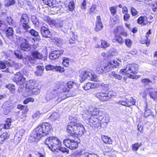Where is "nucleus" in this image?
<instances>
[{
    "label": "nucleus",
    "instance_id": "b1692460",
    "mask_svg": "<svg viewBox=\"0 0 157 157\" xmlns=\"http://www.w3.org/2000/svg\"><path fill=\"white\" fill-rule=\"evenodd\" d=\"M37 70L35 72V74L36 75L38 76H41L43 73L44 68L43 66H37L36 67Z\"/></svg>",
    "mask_w": 157,
    "mask_h": 157
},
{
    "label": "nucleus",
    "instance_id": "412c9836",
    "mask_svg": "<svg viewBox=\"0 0 157 157\" xmlns=\"http://www.w3.org/2000/svg\"><path fill=\"white\" fill-rule=\"evenodd\" d=\"M31 54L33 58L35 59H41L43 57L42 54L37 51H33Z\"/></svg>",
    "mask_w": 157,
    "mask_h": 157
},
{
    "label": "nucleus",
    "instance_id": "dca6fc26",
    "mask_svg": "<svg viewBox=\"0 0 157 157\" xmlns=\"http://www.w3.org/2000/svg\"><path fill=\"white\" fill-rule=\"evenodd\" d=\"M103 27L100 17L98 16H97V17L96 27L95 28V30L97 32L98 31L101 30Z\"/></svg>",
    "mask_w": 157,
    "mask_h": 157
},
{
    "label": "nucleus",
    "instance_id": "aec40b11",
    "mask_svg": "<svg viewBox=\"0 0 157 157\" xmlns=\"http://www.w3.org/2000/svg\"><path fill=\"white\" fill-rule=\"evenodd\" d=\"M13 103L10 101H7L3 104L2 107L5 109H6L7 113H8L10 111V109L13 108Z\"/></svg>",
    "mask_w": 157,
    "mask_h": 157
},
{
    "label": "nucleus",
    "instance_id": "6ab92c4d",
    "mask_svg": "<svg viewBox=\"0 0 157 157\" xmlns=\"http://www.w3.org/2000/svg\"><path fill=\"white\" fill-rule=\"evenodd\" d=\"M20 48L23 51L28 52L30 50L31 47L29 43L24 42L21 44Z\"/></svg>",
    "mask_w": 157,
    "mask_h": 157
},
{
    "label": "nucleus",
    "instance_id": "f257e3e1",
    "mask_svg": "<svg viewBox=\"0 0 157 157\" xmlns=\"http://www.w3.org/2000/svg\"><path fill=\"white\" fill-rule=\"evenodd\" d=\"M52 127L48 123H44L39 125L33 131L30 139L33 141L38 142L40 139L46 136L51 130Z\"/></svg>",
    "mask_w": 157,
    "mask_h": 157
},
{
    "label": "nucleus",
    "instance_id": "052dcab7",
    "mask_svg": "<svg viewBox=\"0 0 157 157\" xmlns=\"http://www.w3.org/2000/svg\"><path fill=\"white\" fill-rule=\"evenodd\" d=\"M55 66L51 65H48L45 67V69L47 71L53 70L54 69Z\"/></svg>",
    "mask_w": 157,
    "mask_h": 157
},
{
    "label": "nucleus",
    "instance_id": "ea45409f",
    "mask_svg": "<svg viewBox=\"0 0 157 157\" xmlns=\"http://www.w3.org/2000/svg\"><path fill=\"white\" fill-rule=\"evenodd\" d=\"M141 143H135L132 145V150L134 151H137L138 150L139 148L141 147Z\"/></svg>",
    "mask_w": 157,
    "mask_h": 157
},
{
    "label": "nucleus",
    "instance_id": "e433bc0d",
    "mask_svg": "<svg viewBox=\"0 0 157 157\" xmlns=\"http://www.w3.org/2000/svg\"><path fill=\"white\" fill-rule=\"evenodd\" d=\"M127 101V103L129 104V107L132 105H135L136 102V100L132 98L131 97L129 99H126Z\"/></svg>",
    "mask_w": 157,
    "mask_h": 157
},
{
    "label": "nucleus",
    "instance_id": "a19ab883",
    "mask_svg": "<svg viewBox=\"0 0 157 157\" xmlns=\"http://www.w3.org/2000/svg\"><path fill=\"white\" fill-rule=\"evenodd\" d=\"M49 21L50 24L54 25L57 27H60L61 28V27L62 26L61 25H60L57 22H56L55 20L50 19L49 20Z\"/></svg>",
    "mask_w": 157,
    "mask_h": 157
},
{
    "label": "nucleus",
    "instance_id": "79ce46f5",
    "mask_svg": "<svg viewBox=\"0 0 157 157\" xmlns=\"http://www.w3.org/2000/svg\"><path fill=\"white\" fill-rule=\"evenodd\" d=\"M116 103L117 104L121 105L126 106L129 107V103H127V100L126 101H117L116 102Z\"/></svg>",
    "mask_w": 157,
    "mask_h": 157
},
{
    "label": "nucleus",
    "instance_id": "9d476101",
    "mask_svg": "<svg viewBox=\"0 0 157 157\" xmlns=\"http://www.w3.org/2000/svg\"><path fill=\"white\" fill-rule=\"evenodd\" d=\"M29 18L26 14H24L22 15L20 20V25L25 30H27L30 28L29 25Z\"/></svg>",
    "mask_w": 157,
    "mask_h": 157
},
{
    "label": "nucleus",
    "instance_id": "c9c22d12",
    "mask_svg": "<svg viewBox=\"0 0 157 157\" xmlns=\"http://www.w3.org/2000/svg\"><path fill=\"white\" fill-rule=\"evenodd\" d=\"M9 136V135L6 132H3L0 136L1 140L3 142L4 140L7 139Z\"/></svg>",
    "mask_w": 157,
    "mask_h": 157
},
{
    "label": "nucleus",
    "instance_id": "f704fd0d",
    "mask_svg": "<svg viewBox=\"0 0 157 157\" xmlns=\"http://www.w3.org/2000/svg\"><path fill=\"white\" fill-rule=\"evenodd\" d=\"M146 20H147V17H140L138 19V22L139 24L143 23L144 25H146V23L145 22Z\"/></svg>",
    "mask_w": 157,
    "mask_h": 157
},
{
    "label": "nucleus",
    "instance_id": "49530a36",
    "mask_svg": "<svg viewBox=\"0 0 157 157\" xmlns=\"http://www.w3.org/2000/svg\"><path fill=\"white\" fill-rule=\"evenodd\" d=\"M62 63L64 66L67 67L69 64V60L67 58H65L63 59Z\"/></svg>",
    "mask_w": 157,
    "mask_h": 157
},
{
    "label": "nucleus",
    "instance_id": "603ef678",
    "mask_svg": "<svg viewBox=\"0 0 157 157\" xmlns=\"http://www.w3.org/2000/svg\"><path fill=\"white\" fill-rule=\"evenodd\" d=\"M125 45L128 48H130L132 44V42L131 40L129 39H126L124 41Z\"/></svg>",
    "mask_w": 157,
    "mask_h": 157
},
{
    "label": "nucleus",
    "instance_id": "bf43d9fd",
    "mask_svg": "<svg viewBox=\"0 0 157 157\" xmlns=\"http://www.w3.org/2000/svg\"><path fill=\"white\" fill-rule=\"evenodd\" d=\"M96 8L95 6H92L90 10V14H94L96 13Z\"/></svg>",
    "mask_w": 157,
    "mask_h": 157
},
{
    "label": "nucleus",
    "instance_id": "f3484780",
    "mask_svg": "<svg viewBox=\"0 0 157 157\" xmlns=\"http://www.w3.org/2000/svg\"><path fill=\"white\" fill-rule=\"evenodd\" d=\"M150 97L154 100H157V90L155 89L149 88L148 90Z\"/></svg>",
    "mask_w": 157,
    "mask_h": 157
},
{
    "label": "nucleus",
    "instance_id": "864d4df0",
    "mask_svg": "<svg viewBox=\"0 0 157 157\" xmlns=\"http://www.w3.org/2000/svg\"><path fill=\"white\" fill-rule=\"evenodd\" d=\"M54 69L56 71L59 72H62L64 71V68L61 66H55Z\"/></svg>",
    "mask_w": 157,
    "mask_h": 157
},
{
    "label": "nucleus",
    "instance_id": "ddd939ff",
    "mask_svg": "<svg viewBox=\"0 0 157 157\" xmlns=\"http://www.w3.org/2000/svg\"><path fill=\"white\" fill-rule=\"evenodd\" d=\"M69 94L68 96H66L65 93L64 92L61 93L58 96V98L57 100L58 103L60 102L61 101L65 99L66 98L69 97L74 96L76 93L74 91H70L68 93Z\"/></svg>",
    "mask_w": 157,
    "mask_h": 157
},
{
    "label": "nucleus",
    "instance_id": "7c9ffc66",
    "mask_svg": "<svg viewBox=\"0 0 157 157\" xmlns=\"http://www.w3.org/2000/svg\"><path fill=\"white\" fill-rule=\"evenodd\" d=\"M109 74L111 77H113L116 79L121 80L122 79V76L120 75L117 74L115 71H112Z\"/></svg>",
    "mask_w": 157,
    "mask_h": 157
},
{
    "label": "nucleus",
    "instance_id": "09e8293b",
    "mask_svg": "<svg viewBox=\"0 0 157 157\" xmlns=\"http://www.w3.org/2000/svg\"><path fill=\"white\" fill-rule=\"evenodd\" d=\"M16 3L15 0H7L6 4L5 5L6 7H9L11 5H13Z\"/></svg>",
    "mask_w": 157,
    "mask_h": 157
},
{
    "label": "nucleus",
    "instance_id": "39448f33",
    "mask_svg": "<svg viewBox=\"0 0 157 157\" xmlns=\"http://www.w3.org/2000/svg\"><path fill=\"white\" fill-rule=\"evenodd\" d=\"M137 66L136 64H129L127 65L126 67L121 69L119 73L122 75H126V77L134 78L136 76L131 75V74H135L137 70Z\"/></svg>",
    "mask_w": 157,
    "mask_h": 157
},
{
    "label": "nucleus",
    "instance_id": "9b49d317",
    "mask_svg": "<svg viewBox=\"0 0 157 157\" xmlns=\"http://www.w3.org/2000/svg\"><path fill=\"white\" fill-rule=\"evenodd\" d=\"M40 30L43 37L45 38H50L52 37V33L49 30L48 28L42 26L41 27Z\"/></svg>",
    "mask_w": 157,
    "mask_h": 157
},
{
    "label": "nucleus",
    "instance_id": "2eb2a0df",
    "mask_svg": "<svg viewBox=\"0 0 157 157\" xmlns=\"http://www.w3.org/2000/svg\"><path fill=\"white\" fill-rule=\"evenodd\" d=\"M24 132L23 130L21 129L17 133L14 138V142L15 144H17L20 143Z\"/></svg>",
    "mask_w": 157,
    "mask_h": 157
},
{
    "label": "nucleus",
    "instance_id": "338daca9",
    "mask_svg": "<svg viewBox=\"0 0 157 157\" xmlns=\"http://www.w3.org/2000/svg\"><path fill=\"white\" fill-rule=\"evenodd\" d=\"M124 21H127L129 18L130 16L129 14L126 13L124 14Z\"/></svg>",
    "mask_w": 157,
    "mask_h": 157
},
{
    "label": "nucleus",
    "instance_id": "7ed1b4c3",
    "mask_svg": "<svg viewBox=\"0 0 157 157\" xmlns=\"http://www.w3.org/2000/svg\"><path fill=\"white\" fill-rule=\"evenodd\" d=\"M45 144L46 147L52 151L59 150L63 153H69V151L67 148L61 147V142L56 137L50 136L47 138L45 140Z\"/></svg>",
    "mask_w": 157,
    "mask_h": 157
},
{
    "label": "nucleus",
    "instance_id": "37998d69",
    "mask_svg": "<svg viewBox=\"0 0 157 157\" xmlns=\"http://www.w3.org/2000/svg\"><path fill=\"white\" fill-rule=\"evenodd\" d=\"M117 6H112L109 8V10L111 12V14L114 16L117 12Z\"/></svg>",
    "mask_w": 157,
    "mask_h": 157
},
{
    "label": "nucleus",
    "instance_id": "473e14b6",
    "mask_svg": "<svg viewBox=\"0 0 157 157\" xmlns=\"http://www.w3.org/2000/svg\"><path fill=\"white\" fill-rule=\"evenodd\" d=\"M59 118V114L56 112L52 113L49 117V118L52 121H55Z\"/></svg>",
    "mask_w": 157,
    "mask_h": 157
},
{
    "label": "nucleus",
    "instance_id": "cd10ccee",
    "mask_svg": "<svg viewBox=\"0 0 157 157\" xmlns=\"http://www.w3.org/2000/svg\"><path fill=\"white\" fill-rule=\"evenodd\" d=\"M96 68V72L100 74L104 72L103 70L104 68L103 67L102 63H100L97 65Z\"/></svg>",
    "mask_w": 157,
    "mask_h": 157
},
{
    "label": "nucleus",
    "instance_id": "680f3d73",
    "mask_svg": "<svg viewBox=\"0 0 157 157\" xmlns=\"http://www.w3.org/2000/svg\"><path fill=\"white\" fill-rule=\"evenodd\" d=\"M70 89L73 86H76V83L75 82L70 81L67 83Z\"/></svg>",
    "mask_w": 157,
    "mask_h": 157
},
{
    "label": "nucleus",
    "instance_id": "e2e57ef3",
    "mask_svg": "<svg viewBox=\"0 0 157 157\" xmlns=\"http://www.w3.org/2000/svg\"><path fill=\"white\" fill-rule=\"evenodd\" d=\"M63 87L62 88L63 90V92L65 91H68L70 90V88L67 84V83L63 85Z\"/></svg>",
    "mask_w": 157,
    "mask_h": 157
},
{
    "label": "nucleus",
    "instance_id": "f03ea898",
    "mask_svg": "<svg viewBox=\"0 0 157 157\" xmlns=\"http://www.w3.org/2000/svg\"><path fill=\"white\" fill-rule=\"evenodd\" d=\"M88 111L91 115L86 119L88 122L87 123L92 127H98L100 125L99 117H102L103 114L102 112L95 106H92L89 107Z\"/></svg>",
    "mask_w": 157,
    "mask_h": 157
},
{
    "label": "nucleus",
    "instance_id": "a211bd4d",
    "mask_svg": "<svg viewBox=\"0 0 157 157\" xmlns=\"http://www.w3.org/2000/svg\"><path fill=\"white\" fill-rule=\"evenodd\" d=\"M96 87H97V84L94 82H87L83 86V89L86 90Z\"/></svg>",
    "mask_w": 157,
    "mask_h": 157
},
{
    "label": "nucleus",
    "instance_id": "5701e85b",
    "mask_svg": "<svg viewBox=\"0 0 157 157\" xmlns=\"http://www.w3.org/2000/svg\"><path fill=\"white\" fill-rule=\"evenodd\" d=\"M11 120L10 118H7L6 121V124L0 125L2 128L5 129L9 128L11 125Z\"/></svg>",
    "mask_w": 157,
    "mask_h": 157
},
{
    "label": "nucleus",
    "instance_id": "58836bf2",
    "mask_svg": "<svg viewBox=\"0 0 157 157\" xmlns=\"http://www.w3.org/2000/svg\"><path fill=\"white\" fill-rule=\"evenodd\" d=\"M148 5L151 6L152 10L154 12L156 11V9H157V2L154 3V2H151L148 3Z\"/></svg>",
    "mask_w": 157,
    "mask_h": 157
},
{
    "label": "nucleus",
    "instance_id": "20e7f679",
    "mask_svg": "<svg viewBox=\"0 0 157 157\" xmlns=\"http://www.w3.org/2000/svg\"><path fill=\"white\" fill-rule=\"evenodd\" d=\"M67 130L69 133L75 134L78 136H81L83 135L85 131V128L82 124H75L73 122L69 124Z\"/></svg>",
    "mask_w": 157,
    "mask_h": 157
},
{
    "label": "nucleus",
    "instance_id": "a878e982",
    "mask_svg": "<svg viewBox=\"0 0 157 157\" xmlns=\"http://www.w3.org/2000/svg\"><path fill=\"white\" fill-rule=\"evenodd\" d=\"M89 79L97 82H100L101 81V79L100 78L99 76L96 74H92L91 72V75L89 76Z\"/></svg>",
    "mask_w": 157,
    "mask_h": 157
},
{
    "label": "nucleus",
    "instance_id": "774afa93",
    "mask_svg": "<svg viewBox=\"0 0 157 157\" xmlns=\"http://www.w3.org/2000/svg\"><path fill=\"white\" fill-rule=\"evenodd\" d=\"M40 115V113L39 112H36L33 115V118H36L38 117Z\"/></svg>",
    "mask_w": 157,
    "mask_h": 157
},
{
    "label": "nucleus",
    "instance_id": "de8ad7c7",
    "mask_svg": "<svg viewBox=\"0 0 157 157\" xmlns=\"http://www.w3.org/2000/svg\"><path fill=\"white\" fill-rule=\"evenodd\" d=\"M109 45V44L107 42L104 40H102L101 41V48H106Z\"/></svg>",
    "mask_w": 157,
    "mask_h": 157
},
{
    "label": "nucleus",
    "instance_id": "8fccbe9b",
    "mask_svg": "<svg viewBox=\"0 0 157 157\" xmlns=\"http://www.w3.org/2000/svg\"><path fill=\"white\" fill-rule=\"evenodd\" d=\"M82 157H99L96 154H91L86 153L82 155Z\"/></svg>",
    "mask_w": 157,
    "mask_h": 157
},
{
    "label": "nucleus",
    "instance_id": "393cba45",
    "mask_svg": "<svg viewBox=\"0 0 157 157\" xmlns=\"http://www.w3.org/2000/svg\"><path fill=\"white\" fill-rule=\"evenodd\" d=\"M114 68V65L112 62H109L107 66H105L104 67V71L105 72L112 70Z\"/></svg>",
    "mask_w": 157,
    "mask_h": 157
},
{
    "label": "nucleus",
    "instance_id": "69168bd1",
    "mask_svg": "<svg viewBox=\"0 0 157 157\" xmlns=\"http://www.w3.org/2000/svg\"><path fill=\"white\" fill-rule=\"evenodd\" d=\"M33 38L31 37H27L26 39H23V41L25 43H29L30 41L33 40Z\"/></svg>",
    "mask_w": 157,
    "mask_h": 157
},
{
    "label": "nucleus",
    "instance_id": "4c0bfd02",
    "mask_svg": "<svg viewBox=\"0 0 157 157\" xmlns=\"http://www.w3.org/2000/svg\"><path fill=\"white\" fill-rule=\"evenodd\" d=\"M43 2L45 5H47L49 6H52L54 5L53 2L54 1L52 0H42Z\"/></svg>",
    "mask_w": 157,
    "mask_h": 157
},
{
    "label": "nucleus",
    "instance_id": "5fc2aeb1",
    "mask_svg": "<svg viewBox=\"0 0 157 157\" xmlns=\"http://www.w3.org/2000/svg\"><path fill=\"white\" fill-rule=\"evenodd\" d=\"M34 101V99L32 97H29L27 98L23 101L24 104H26L29 103V102H33Z\"/></svg>",
    "mask_w": 157,
    "mask_h": 157
},
{
    "label": "nucleus",
    "instance_id": "423d86ee",
    "mask_svg": "<svg viewBox=\"0 0 157 157\" xmlns=\"http://www.w3.org/2000/svg\"><path fill=\"white\" fill-rule=\"evenodd\" d=\"M26 88L28 91V95H31L38 94L40 92V89L38 87V84L35 81L31 80L27 82Z\"/></svg>",
    "mask_w": 157,
    "mask_h": 157
},
{
    "label": "nucleus",
    "instance_id": "6e6d98bb",
    "mask_svg": "<svg viewBox=\"0 0 157 157\" xmlns=\"http://www.w3.org/2000/svg\"><path fill=\"white\" fill-rule=\"evenodd\" d=\"M87 0H82V2L81 6L82 9L86 10V4Z\"/></svg>",
    "mask_w": 157,
    "mask_h": 157
},
{
    "label": "nucleus",
    "instance_id": "3c124183",
    "mask_svg": "<svg viewBox=\"0 0 157 157\" xmlns=\"http://www.w3.org/2000/svg\"><path fill=\"white\" fill-rule=\"evenodd\" d=\"M68 10L70 11H71L74 10L75 8L74 3L73 2H70L67 6Z\"/></svg>",
    "mask_w": 157,
    "mask_h": 157
},
{
    "label": "nucleus",
    "instance_id": "6e6552de",
    "mask_svg": "<svg viewBox=\"0 0 157 157\" xmlns=\"http://www.w3.org/2000/svg\"><path fill=\"white\" fill-rule=\"evenodd\" d=\"M78 137L74 139H68L64 140L63 141V144L71 150L76 149L78 147L79 142L77 140Z\"/></svg>",
    "mask_w": 157,
    "mask_h": 157
},
{
    "label": "nucleus",
    "instance_id": "f8f14e48",
    "mask_svg": "<svg viewBox=\"0 0 157 157\" xmlns=\"http://www.w3.org/2000/svg\"><path fill=\"white\" fill-rule=\"evenodd\" d=\"M91 75V72L88 71H82L80 73L79 79L82 82L87 79H89V76Z\"/></svg>",
    "mask_w": 157,
    "mask_h": 157
},
{
    "label": "nucleus",
    "instance_id": "4468645a",
    "mask_svg": "<svg viewBox=\"0 0 157 157\" xmlns=\"http://www.w3.org/2000/svg\"><path fill=\"white\" fill-rule=\"evenodd\" d=\"M63 51L62 50H55L52 52L49 55V58L51 59L54 60L58 58L59 56L62 54Z\"/></svg>",
    "mask_w": 157,
    "mask_h": 157
},
{
    "label": "nucleus",
    "instance_id": "13d9d810",
    "mask_svg": "<svg viewBox=\"0 0 157 157\" xmlns=\"http://www.w3.org/2000/svg\"><path fill=\"white\" fill-rule=\"evenodd\" d=\"M14 54L17 58L21 59L22 58V56L19 52L15 51L14 52Z\"/></svg>",
    "mask_w": 157,
    "mask_h": 157
},
{
    "label": "nucleus",
    "instance_id": "c85d7f7f",
    "mask_svg": "<svg viewBox=\"0 0 157 157\" xmlns=\"http://www.w3.org/2000/svg\"><path fill=\"white\" fill-rule=\"evenodd\" d=\"M18 91L20 93H22L25 94L27 95H29L28 94V89L26 88V86L25 87L24 86H22V85H20Z\"/></svg>",
    "mask_w": 157,
    "mask_h": 157
},
{
    "label": "nucleus",
    "instance_id": "2f4dec72",
    "mask_svg": "<svg viewBox=\"0 0 157 157\" xmlns=\"http://www.w3.org/2000/svg\"><path fill=\"white\" fill-rule=\"evenodd\" d=\"M13 28L11 27H9L7 29L6 32V36L8 38L11 37L13 34Z\"/></svg>",
    "mask_w": 157,
    "mask_h": 157
},
{
    "label": "nucleus",
    "instance_id": "c756f323",
    "mask_svg": "<svg viewBox=\"0 0 157 157\" xmlns=\"http://www.w3.org/2000/svg\"><path fill=\"white\" fill-rule=\"evenodd\" d=\"M113 42H117L120 44L124 43V41L122 37L120 36H117L113 40Z\"/></svg>",
    "mask_w": 157,
    "mask_h": 157
},
{
    "label": "nucleus",
    "instance_id": "72a5a7b5",
    "mask_svg": "<svg viewBox=\"0 0 157 157\" xmlns=\"http://www.w3.org/2000/svg\"><path fill=\"white\" fill-rule=\"evenodd\" d=\"M102 139L105 143L110 144L112 143V141L111 139L107 136H103Z\"/></svg>",
    "mask_w": 157,
    "mask_h": 157
},
{
    "label": "nucleus",
    "instance_id": "bb28decb",
    "mask_svg": "<svg viewBox=\"0 0 157 157\" xmlns=\"http://www.w3.org/2000/svg\"><path fill=\"white\" fill-rule=\"evenodd\" d=\"M151 33V30L149 29L148 32L146 33V36L144 37V40L143 41L142 40H141V43L142 44L146 43L147 45L148 46L149 45V43L150 41V39H148V37H149V34Z\"/></svg>",
    "mask_w": 157,
    "mask_h": 157
},
{
    "label": "nucleus",
    "instance_id": "4be33fe9",
    "mask_svg": "<svg viewBox=\"0 0 157 157\" xmlns=\"http://www.w3.org/2000/svg\"><path fill=\"white\" fill-rule=\"evenodd\" d=\"M15 75L17 76H19V80L18 82V85H23L25 81V78L23 77L21 75V73L18 72L16 73Z\"/></svg>",
    "mask_w": 157,
    "mask_h": 157
},
{
    "label": "nucleus",
    "instance_id": "a18cd8bd",
    "mask_svg": "<svg viewBox=\"0 0 157 157\" xmlns=\"http://www.w3.org/2000/svg\"><path fill=\"white\" fill-rule=\"evenodd\" d=\"M29 33L32 35L38 37H39V39H40L38 33L34 29H31L29 31Z\"/></svg>",
    "mask_w": 157,
    "mask_h": 157
},
{
    "label": "nucleus",
    "instance_id": "0e129e2a",
    "mask_svg": "<svg viewBox=\"0 0 157 157\" xmlns=\"http://www.w3.org/2000/svg\"><path fill=\"white\" fill-rule=\"evenodd\" d=\"M131 10L132 14L133 16H135L137 14V11L134 8L131 7Z\"/></svg>",
    "mask_w": 157,
    "mask_h": 157
},
{
    "label": "nucleus",
    "instance_id": "1a4fd4ad",
    "mask_svg": "<svg viewBox=\"0 0 157 157\" xmlns=\"http://www.w3.org/2000/svg\"><path fill=\"white\" fill-rule=\"evenodd\" d=\"M58 95L57 91L56 90H50L48 91L45 96V98L47 101L56 99V101L58 102L57 100L58 98L59 95Z\"/></svg>",
    "mask_w": 157,
    "mask_h": 157
},
{
    "label": "nucleus",
    "instance_id": "0eeeda50",
    "mask_svg": "<svg viewBox=\"0 0 157 157\" xmlns=\"http://www.w3.org/2000/svg\"><path fill=\"white\" fill-rule=\"evenodd\" d=\"M116 94L113 91L109 92L108 93H98L95 95V97L103 102H107L110 100L112 96H115Z\"/></svg>",
    "mask_w": 157,
    "mask_h": 157
},
{
    "label": "nucleus",
    "instance_id": "4d7b16f0",
    "mask_svg": "<svg viewBox=\"0 0 157 157\" xmlns=\"http://www.w3.org/2000/svg\"><path fill=\"white\" fill-rule=\"evenodd\" d=\"M141 82L146 85H148L151 82V80L147 78H144L142 79Z\"/></svg>",
    "mask_w": 157,
    "mask_h": 157
},
{
    "label": "nucleus",
    "instance_id": "c03bdc74",
    "mask_svg": "<svg viewBox=\"0 0 157 157\" xmlns=\"http://www.w3.org/2000/svg\"><path fill=\"white\" fill-rule=\"evenodd\" d=\"M6 87L8 88L11 93H14L15 91V87L13 85L9 84L7 85Z\"/></svg>",
    "mask_w": 157,
    "mask_h": 157
}]
</instances>
